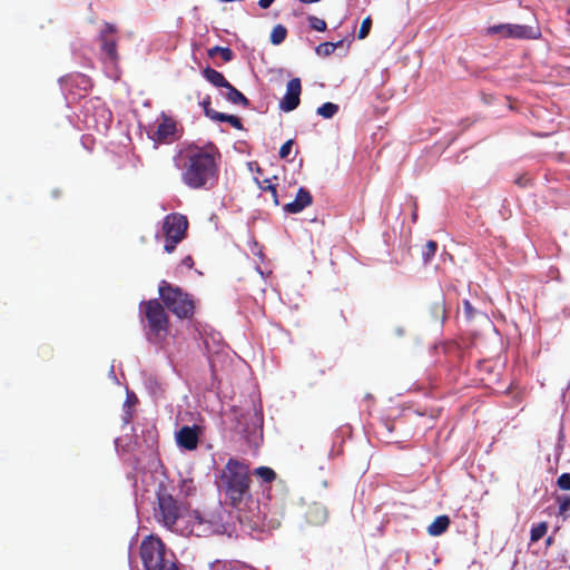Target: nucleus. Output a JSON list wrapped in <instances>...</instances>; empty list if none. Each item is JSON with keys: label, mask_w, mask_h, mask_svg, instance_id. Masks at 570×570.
<instances>
[{"label": "nucleus", "mask_w": 570, "mask_h": 570, "mask_svg": "<svg viewBox=\"0 0 570 570\" xmlns=\"http://www.w3.org/2000/svg\"><path fill=\"white\" fill-rule=\"evenodd\" d=\"M158 508L155 517L167 529L181 535L195 534L206 537L222 529V520L217 515H204L197 511L188 512L186 505L178 502L165 488L158 493Z\"/></svg>", "instance_id": "nucleus-1"}, {"label": "nucleus", "mask_w": 570, "mask_h": 570, "mask_svg": "<svg viewBox=\"0 0 570 570\" xmlns=\"http://www.w3.org/2000/svg\"><path fill=\"white\" fill-rule=\"evenodd\" d=\"M218 157V150L212 144L180 150L175 161L181 171V181L193 189L208 188L217 179Z\"/></svg>", "instance_id": "nucleus-2"}, {"label": "nucleus", "mask_w": 570, "mask_h": 570, "mask_svg": "<svg viewBox=\"0 0 570 570\" xmlns=\"http://www.w3.org/2000/svg\"><path fill=\"white\" fill-rule=\"evenodd\" d=\"M249 482L248 466L232 459L222 471L219 489L233 507L242 509L250 500Z\"/></svg>", "instance_id": "nucleus-3"}, {"label": "nucleus", "mask_w": 570, "mask_h": 570, "mask_svg": "<svg viewBox=\"0 0 570 570\" xmlns=\"http://www.w3.org/2000/svg\"><path fill=\"white\" fill-rule=\"evenodd\" d=\"M140 557L146 570H178L174 553L158 537L148 535L141 541Z\"/></svg>", "instance_id": "nucleus-4"}, {"label": "nucleus", "mask_w": 570, "mask_h": 570, "mask_svg": "<svg viewBox=\"0 0 570 570\" xmlns=\"http://www.w3.org/2000/svg\"><path fill=\"white\" fill-rule=\"evenodd\" d=\"M144 312L148 321V340L154 344H163L168 334V318L163 306L151 299L144 305Z\"/></svg>", "instance_id": "nucleus-5"}, {"label": "nucleus", "mask_w": 570, "mask_h": 570, "mask_svg": "<svg viewBox=\"0 0 570 570\" xmlns=\"http://www.w3.org/2000/svg\"><path fill=\"white\" fill-rule=\"evenodd\" d=\"M159 295L167 306L179 318H187L194 313V302L179 287H174L166 282L159 285Z\"/></svg>", "instance_id": "nucleus-6"}, {"label": "nucleus", "mask_w": 570, "mask_h": 570, "mask_svg": "<svg viewBox=\"0 0 570 570\" xmlns=\"http://www.w3.org/2000/svg\"><path fill=\"white\" fill-rule=\"evenodd\" d=\"M188 227L187 218L180 214L168 215L163 224V234L165 237V252L171 253L178 243H180Z\"/></svg>", "instance_id": "nucleus-7"}, {"label": "nucleus", "mask_w": 570, "mask_h": 570, "mask_svg": "<svg viewBox=\"0 0 570 570\" xmlns=\"http://www.w3.org/2000/svg\"><path fill=\"white\" fill-rule=\"evenodd\" d=\"M488 33L515 39H537L541 35L538 27L510 23L491 26L488 28Z\"/></svg>", "instance_id": "nucleus-8"}, {"label": "nucleus", "mask_w": 570, "mask_h": 570, "mask_svg": "<svg viewBox=\"0 0 570 570\" xmlns=\"http://www.w3.org/2000/svg\"><path fill=\"white\" fill-rule=\"evenodd\" d=\"M177 137V124L174 119L166 115H161L157 125L156 131L153 134L151 139L156 145L169 144Z\"/></svg>", "instance_id": "nucleus-9"}, {"label": "nucleus", "mask_w": 570, "mask_h": 570, "mask_svg": "<svg viewBox=\"0 0 570 570\" xmlns=\"http://www.w3.org/2000/svg\"><path fill=\"white\" fill-rule=\"evenodd\" d=\"M202 433L203 429L199 425H185L176 432V442L179 448L187 451H193L197 448Z\"/></svg>", "instance_id": "nucleus-10"}, {"label": "nucleus", "mask_w": 570, "mask_h": 570, "mask_svg": "<svg viewBox=\"0 0 570 570\" xmlns=\"http://www.w3.org/2000/svg\"><path fill=\"white\" fill-rule=\"evenodd\" d=\"M301 90V80L298 78L291 79L286 86V94L279 102V108L286 112L294 110L299 105Z\"/></svg>", "instance_id": "nucleus-11"}, {"label": "nucleus", "mask_w": 570, "mask_h": 570, "mask_svg": "<svg viewBox=\"0 0 570 570\" xmlns=\"http://www.w3.org/2000/svg\"><path fill=\"white\" fill-rule=\"evenodd\" d=\"M312 196L309 191L304 188H299L296 198L284 206V210L291 214L301 213L305 207L311 205Z\"/></svg>", "instance_id": "nucleus-12"}, {"label": "nucleus", "mask_w": 570, "mask_h": 570, "mask_svg": "<svg viewBox=\"0 0 570 570\" xmlns=\"http://www.w3.org/2000/svg\"><path fill=\"white\" fill-rule=\"evenodd\" d=\"M307 521L312 524H322L327 518L326 509L321 504H313L306 513Z\"/></svg>", "instance_id": "nucleus-13"}, {"label": "nucleus", "mask_w": 570, "mask_h": 570, "mask_svg": "<svg viewBox=\"0 0 570 570\" xmlns=\"http://www.w3.org/2000/svg\"><path fill=\"white\" fill-rule=\"evenodd\" d=\"M203 76L215 87L226 89L229 82L225 79L224 75L215 69L209 67L203 70Z\"/></svg>", "instance_id": "nucleus-14"}, {"label": "nucleus", "mask_w": 570, "mask_h": 570, "mask_svg": "<svg viewBox=\"0 0 570 570\" xmlns=\"http://www.w3.org/2000/svg\"><path fill=\"white\" fill-rule=\"evenodd\" d=\"M450 525V519L446 515L438 517L429 527L428 532L432 537L441 535Z\"/></svg>", "instance_id": "nucleus-15"}, {"label": "nucleus", "mask_w": 570, "mask_h": 570, "mask_svg": "<svg viewBox=\"0 0 570 570\" xmlns=\"http://www.w3.org/2000/svg\"><path fill=\"white\" fill-rule=\"evenodd\" d=\"M222 95L233 104L243 106L248 105V99L230 83L226 87L224 91H222Z\"/></svg>", "instance_id": "nucleus-16"}, {"label": "nucleus", "mask_w": 570, "mask_h": 570, "mask_svg": "<svg viewBox=\"0 0 570 570\" xmlns=\"http://www.w3.org/2000/svg\"><path fill=\"white\" fill-rule=\"evenodd\" d=\"M101 49L105 55V59L108 60L111 65H115L118 58L116 42L114 40H108L105 38L102 40Z\"/></svg>", "instance_id": "nucleus-17"}, {"label": "nucleus", "mask_w": 570, "mask_h": 570, "mask_svg": "<svg viewBox=\"0 0 570 570\" xmlns=\"http://www.w3.org/2000/svg\"><path fill=\"white\" fill-rule=\"evenodd\" d=\"M287 36V30L284 26L277 24L271 32V42L275 46L281 45Z\"/></svg>", "instance_id": "nucleus-18"}, {"label": "nucleus", "mask_w": 570, "mask_h": 570, "mask_svg": "<svg viewBox=\"0 0 570 570\" xmlns=\"http://www.w3.org/2000/svg\"><path fill=\"white\" fill-rule=\"evenodd\" d=\"M212 570H255L239 563L217 561L213 564Z\"/></svg>", "instance_id": "nucleus-19"}, {"label": "nucleus", "mask_w": 570, "mask_h": 570, "mask_svg": "<svg viewBox=\"0 0 570 570\" xmlns=\"http://www.w3.org/2000/svg\"><path fill=\"white\" fill-rule=\"evenodd\" d=\"M337 111L338 106L333 102H325L316 110L317 115L322 116L325 119L332 118Z\"/></svg>", "instance_id": "nucleus-20"}, {"label": "nucleus", "mask_w": 570, "mask_h": 570, "mask_svg": "<svg viewBox=\"0 0 570 570\" xmlns=\"http://www.w3.org/2000/svg\"><path fill=\"white\" fill-rule=\"evenodd\" d=\"M548 531V524L547 522H540L538 524H534L531 529V535L530 539L532 542L539 541Z\"/></svg>", "instance_id": "nucleus-21"}, {"label": "nucleus", "mask_w": 570, "mask_h": 570, "mask_svg": "<svg viewBox=\"0 0 570 570\" xmlns=\"http://www.w3.org/2000/svg\"><path fill=\"white\" fill-rule=\"evenodd\" d=\"M342 42L338 41L336 43L334 42H323L318 45L315 49L316 53L320 56H330L334 52V50L341 45Z\"/></svg>", "instance_id": "nucleus-22"}, {"label": "nucleus", "mask_w": 570, "mask_h": 570, "mask_svg": "<svg viewBox=\"0 0 570 570\" xmlns=\"http://www.w3.org/2000/svg\"><path fill=\"white\" fill-rule=\"evenodd\" d=\"M255 474L264 482H271L275 479V472L267 466H261L255 470Z\"/></svg>", "instance_id": "nucleus-23"}, {"label": "nucleus", "mask_w": 570, "mask_h": 570, "mask_svg": "<svg viewBox=\"0 0 570 570\" xmlns=\"http://www.w3.org/2000/svg\"><path fill=\"white\" fill-rule=\"evenodd\" d=\"M210 57L220 55L224 61H229L232 59V51L228 48L214 47L208 51Z\"/></svg>", "instance_id": "nucleus-24"}, {"label": "nucleus", "mask_w": 570, "mask_h": 570, "mask_svg": "<svg viewBox=\"0 0 570 570\" xmlns=\"http://www.w3.org/2000/svg\"><path fill=\"white\" fill-rule=\"evenodd\" d=\"M559 503V514L566 515L570 510V495H562L557 499Z\"/></svg>", "instance_id": "nucleus-25"}, {"label": "nucleus", "mask_w": 570, "mask_h": 570, "mask_svg": "<svg viewBox=\"0 0 570 570\" xmlns=\"http://www.w3.org/2000/svg\"><path fill=\"white\" fill-rule=\"evenodd\" d=\"M371 26H372V20L370 17L365 18L363 21H362V24H361V28L358 30V39H364L368 36L370 33V30H371Z\"/></svg>", "instance_id": "nucleus-26"}, {"label": "nucleus", "mask_w": 570, "mask_h": 570, "mask_svg": "<svg viewBox=\"0 0 570 570\" xmlns=\"http://www.w3.org/2000/svg\"><path fill=\"white\" fill-rule=\"evenodd\" d=\"M438 245L434 240H429L425 245L423 257L425 261H429L432 256H434L436 252Z\"/></svg>", "instance_id": "nucleus-27"}, {"label": "nucleus", "mask_w": 570, "mask_h": 570, "mask_svg": "<svg viewBox=\"0 0 570 570\" xmlns=\"http://www.w3.org/2000/svg\"><path fill=\"white\" fill-rule=\"evenodd\" d=\"M311 27L316 31H325L326 22L317 17L309 18Z\"/></svg>", "instance_id": "nucleus-28"}, {"label": "nucleus", "mask_w": 570, "mask_h": 570, "mask_svg": "<svg viewBox=\"0 0 570 570\" xmlns=\"http://www.w3.org/2000/svg\"><path fill=\"white\" fill-rule=\"evenodd\" d=\"M558 487L562 490H570V473H563L558 478Z\"/></svg>", "instance_id": "nucleus-29"}, {"label": "nucleus", "mask_w": 570, "mask_h": 570, "mask_svg": "<svg viewBox=\"0 0 570 570\" xmlns=\"http://www.w3.org/2000/svg\"><path fill=\"white\" fill-rule=\"evenodd\" d=\"M293 144H294L293 139H289L285 144L282 145V147L279 149L281 158H286L289 155Z\"/></svg>", "instance_id": "nucleus-30"}, {"label": "nucleus", "mask_w": 570, "mask_h": 570, "mask_svg": "<svg viewBox=\"0 0 570 570\" xmlns=\"http://www.w3.org/2000/svg\"><path fill=\"white\" fill-rule=\"evenodd\" d=\"M228 116L229 115H226V114H222V112H218L216 110L214 111H208L207 110V117H209L210 119L213 120H217V121H228Z\"/></svg>", "instance_id": "nucleus-31"}, {"label": "nucleus", "mask_w": 570, "mask_h": 570, "mask_svg": "<svg viewBox=\"0 0 570 570\" xmlns=\"http://www.w3.org/2000/svg\"><path fill=\"white\" fill-rule=\"evenodd\" d=\"M227 122H229L236 129H242L243 128L240 119L238 117H236V116H233V115L228 116V121Z\"/></svg>", "instance_id": "nucleus-32"}, {"label": "nucleus", "mask_w": 570, "mask_h": 570, "mask_svg": "<svg viewBox=\"0 0 570 570\" xmlns=\"http://www.w3.org/2000/svg\"><path fill=\"white\" fill-rule=\"evenodd\" d=\"M200 105L204 108V111H205L206 116H207V110L208 111H214V109L210 108V98L209 97L204 98L202 100Z\"/></svg>", "instance_id": "nucleus-33"}, {"label": "nucleus", "mask_w": 570, "mask_h": 570, "mask_svg": "<svg viewBox=\"0 0 570 570\" xmlns=\"http://www.w3.org/2000/svg\"><path fill=\"white\" fill-rule=\"evenodd\" d=\"M183 489H184V491H185V493H186L187 495H188V494H190V493H191V491H193V489H194V488H193V482H191V481H184V482H183Z\"/></svg>", "instance_id": "nucleus-34"}, {"label": "nucleus", "mask_w": 570, "mask_h": 570, "mask_svg": "<svg viewBox=\"0 0 570 570\" xmlns=\"http://www.w3.org/2000/svg\"><path fill=\"white\" fill-rule=\"evenodd\" d=\"M268 191L272 193L273 200L275 205H278L277 191L274 185H268Z\"/></svg>", "instance_id": "nucleus-35"}, {"label": "nucleus", "mask_w": 570, "mask_h": 570, "mask_svg": "<svg viewBox=\"0 0 570 570\" xmlns=\"http://www.w3.org/2000/svg\"><path fill=\"white\" fill-rule=\"evenodd\" d=\"M275 0H259L258 1V4L261 8L263 9H267L272 6V3L274 2Z\"/></svg>", "instance_id": "nucleus-36"}, {"label": "nucleus", "mask_w": 570, "mask_h": 570, "mask_svg": "<svg viewBox=\"0 0 570 570\" xmlns=\"http://www.w3.org/2000/svg\"><path fill=\"white\" fill-rule=\"evenodd\" d=\"M183 264L190 268L193 266V264H194L193 258L190 256L185 257L183 259Z\"/></svg>", "instance_id": "nucleus-37"}, {"label": "nucleus", "mask_w": 570, "mask_h": 570, "mask_svg": "<svg viewBox=\"0 0 570 570\" xmlns=\"http://www.w3.org/2000/svg\"><path fill=\"white\" fill-rule=\"evenodd\" d=\"M252 505H255V508H258V504H256L252 499L249 500V502L247 503V505H243V508L240 510H244L245 508H248L249 510H252Z\"/></svg>", "instance_id": "nucleus-38"}, {"label": "nucleus", "mask_w": 570, "mask_h": 570, "mask_svg": "<svg viewBox=\"0 0 570 570\" xmlns=\"http://www.w3.org/2000/svg\"><path fill=\"white\" fill-rule=\"evenodd\" d=\"M464 307H465L466 312H468L469 314H471L472 306H471V304H470L468 301H466V302H464Z\"/></svg>", "instance_id": "nucleus-39"}, {"label": "nucleus", "mask_w": 570, "mask_h": 570, "mask_svg": "<svg viewBox=\"0 0 570 570\" xmlns=\"http://www.w3.org/2000/svg\"><path fill=\"white\" fill-rule=\"evenodd\" d=\"M264 184H266V185H265V186H262V188H263L264 190H268V185H271V184H269V180H267V179H266V180L264 181Z\"/></svg>", "instance_id": "nucleus-40"}, {"label": "nucleus", "mask_w": 570, "mask_h": 570, "mask_svg": "<svg viewBox=\"0 0 570 570\" xmlns=\"http://www.w3.org/2000/svg\"><path fill=\"white\" fill-rule=\"evenodd\" d=\"M127 402H132V399H130V395L127 396Z\"/></svg>", "instance_id": "nucleus-41"}, {"label": "nucleus", "mask_w": 570, "mask_h": 570, "mask_svg": "<svg viewBox=\"0 0 570 570\" xmlns=\"http://www.w3.org/2000/svg\"><path fill=\"white\" fill-rule=\"evenodd\" d=\"M127 402H132V399H130V395L127 396Z\"/></svg>", "instance_id": "nucleus-42"}, {"label": "nucleus", "mask_w": 570, "mask_h": 570, "mask_svg": "<svg viewBox=\"0 0 570 570\" xmlns=\"http://www.w3.org/2000/svg\"><path fill=\"white\" fill-rule=\"evenodd\" d=\"M552 541V538H548L547 543L550 544Z\"/></svg>", "instance_id": "nucleus-43"}]
</instances>
